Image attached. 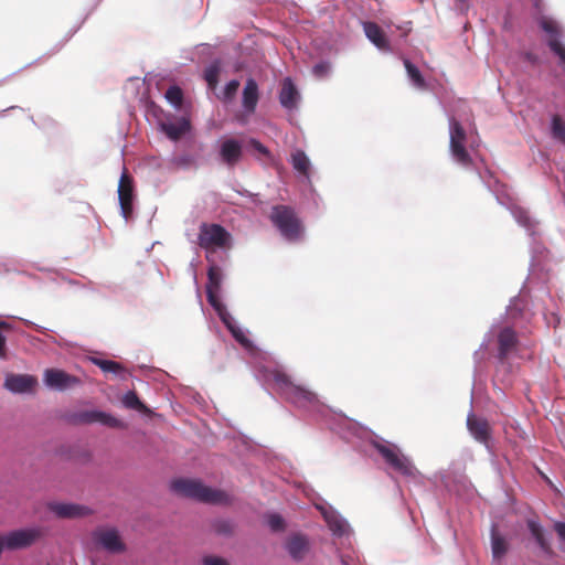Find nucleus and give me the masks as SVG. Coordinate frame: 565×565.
Returning a JSON list of instances; mask_svg holds the SVG:
<instances>
[{
	"label": "nucleus",
	"instance_id": "1",
	"mask_svg": "<svg viewBox=\"0 0 565 565\" xmlns=\"http://www.w3.org/2000/svg\"><path fill=\"white\" fill-rule=\"evenodd\" d=\"M171 488L183 497L204 503L227 504L230 502V495L226 492L204 486L198 480L177 479L172 481Z\"/></svg>",
	"mask_w": 565,
	"mask_h": 565
},
{
	"label": "nucleus",
	"instance_id": "2",
	"mask_svg": "<svg viewBox=\"0 0 565 565\" xmlns=\"http://www.w3.org/2000/svg\"><path fill=\"white\" fill-rule=\"evenodd\" d=\"M271 375L278 393L286 401L300 407L312 405L318 402L316 393L305 386L296 384L285 372L275 370Z\"/></svg>",
	"mask_w": 565,
	"mask_h": 565
},
{
	"label": "nucleus",
	"instance_id": "3",
	"mask_svg": "<svg viewBox=\"0 0 565 565\" xmlns=\"http://www.w3.org/2000/svg\"><path fill=\"white\" fill-rule=\"evenodd\" d=\"M270 221L288 241H298L302 235V224L295 210L287 205H275L271 209Z\"/></svg>",
	"mask_w": 565,
	"mask_h": 565
},
{
	"label": "nucleus",
	"instance_id": "4",
	"mask_svg": "<svg viewBox=\"0 0 565 565\" xmlns=\"http://www.w3.org/2000/svg\"><path fill=\"white\" fill-rule=\"evenodd\" d=\"M449 150L455 161L462 167L472 164L471 156L466 149L467 134L462 125L455 118L449 120Z\"/></svg>",
	"mask_w": 565,
	"mask_h": 565
},
{
	"label": "nucleus",
	"instance_id": "5",
	"mask_svg": "<svg viewBox=\"0 0 565 565\" xmlns=\"http://www.w3.org/2000/svg\"><path fill=\"white\" fill-rule=\"evenodd\" d=\"M230 233L218 224L203 223L200 226L198 243L206 250L225 248L230 245Z\"/></svg>",
	"mask_w": 565,
	"mask_h": 565
},
{
	"label": "nucleus",
	"instance_id": "6",
	"mask_svg": "<svg viewBox=\"0 0 565 565\" xmlns=\"http://www.w3.org/2000/svg\"><path fill=\"white\" fill-rule=\"evenodd\" d=\"M374 448L381 454L386 463L404 476H414L415 467L412 461L403 456L396 446L374 443Z\"/></svg>",
	"mask_w": 565,
	"mask_h": 565
},
{
	"label": "nucleus",
	"instance_id": "7",
	"mask_svg": "<svg viewBox=\"0 0 565 565\" xmlns=\"http://www.w3.org/2000/svg\"><path fill=\"white\" fill-rule=\"evenodd\" d=\"M374 448L381 454L386 463L404 476H414L415 467L412 461L403 456L396 446L374 443Z\"/></svg>",
	"mask_w": 565,
	"mask_h": 565
},
{
	"label": "nucleus",
	"instance_id": "8",
	"mask_svg": "<svg viewBox=\"0 0 565 565\" xmlns=\"http://www.w3.org/2000/svg\"><path fill=\"white\" fill-rule=\"evenodd\" d=\"M0 536L3 547L13 551L32 545L41 536V531L39 529H22Z\"/></svg>",
	"mask_w": 565,
	"mask_h": 565
},
{
	"label": "nucleus",
	"instance_id": "9",
	"mask_svg": "<svg viewBox=\"0 0 565 565\" xmlns=\"http://www.w3.org/2000/svg\"><path fill=\"white\" fill-rule=\"evenodd\" d=\"M222 279V269L216 265L210 266L207 270L206 297L209 303L215 309L218 316H222V311H225V307L220 299Z\"/></svg>",
	"mask_w": 565,
	"mask_h": 565
},
{
	"label": "nucleus",
	"instance_id": "10",
	"mask_svg": "<svg viewBox=\"0 0 565 565\" xmlns=\"http://www.w3.org/2000/svg\"><path fill=\"white\" fill-rule=\"evenodd\" d=\"M93 539L109 553L119 554L126 551V545L122 542L118 530L115 527L96 529L93 532Z\"/></svg>",
	"mask_w": 565,
	"mask_h": 565
},
{
	"label": "nucleus",
	"instance_id": "11",
	"mask_svg": "<svg viewBox=\"0 0 565 565\" xmlns=\"http://www.w3.org/2000/svg\"><path fill=\"white\" fill-rule=\"evenodd\" d=\"M539 24L548 34L547 44L551 51L558 57L559 63L565 65V45L561 42V30L558 24L547 17H541Z\"/></svg>",
	"mask_w": 565,
	"mask_h": 565
},
{
	"label": "nucleus",
	"instance_id": "12",
	"mask_svg": "<svg viewBox=\"0 0 565 565\" xmlns=\"http://www.w3.org/2000/svg\"><path fill=\"white\" fill-rule=\"evenodd\" d=\"M118 199L121 210V215L125 220H129L132 216L134 206V180L129 175L127 169H124L118 184Z\"/></svg>",
	"mask_w": 565,
	"mask_h": 565
},
{
	"label": "nucleus",
	"instance_id": "13",
	"mask_svg": "<svg viewBox=\"0 0 565 565\" xmlns=\"http://www.w3.org/2000/svg\"><path fill=\"white\" fill-rule=\"evenodd\" d=\"M73 422L75 424H93L100 423L107 427L111 428H122L125 427L124 423L114 417L113 415L100 412V411H83L73 416Z\"/></svg>",
	"mask_w": 565,
	"mask_h": 565
},
{
	"label": "nucleus",
	"instance_id": "14",
	"mask_svg": "<svg viewBox=\"0 0 565 565\" xmlns=\"http://www.w3.org/2000/svg\"><path fill=\"white\" fill-rule=\"evenodd\" d=\"M218 156L221 161L230 167H235L242 159L243 145L242 141L234 138H226L220 145Z\"/></svg>",
	"mask_w": 565,
	"mask_h": 565
},
{
	"label": "nucleus",
	"instance_id": "15",
	"mask_svg": "<svg viewBox=\"0 0 565 565\" xmlns=\"http://www.w3.org/2000/svg\"><path fill=\"white\" fill-rule=\"evenodd\" d=\"M519 339L516 332L510 328L504 327L498 333V358L501 361L508 359V356L516 349Z\"/></svg>",
	"mask_w": 565,
	"mask_h": 565
},
{
	"label": "nucleus",
	"instance_id": "16",
	"mask_svg": "<svg viewBox=\"0 0 565 565\" xmlns=\"http://www.w3.org/2000/svg\"><path fill=\"white\" fill-rule=\"evenodd\" d=\"M44 382L52 388L63 391L67 387L78 384L79 380L64 371L49 369L45 371Z\"/></svg>",
	"mask_w": 565,
	"mask_h": 565
},
{
	"label": "nucleus",
	"instance_id": "17",
	"mask_svg": "<svg viewBox=\"0 0 565 565\" xmlns=\"http://www.w3.org/2000/svg\"><path fill=\"white\" fill-rule=\"evenodd\" d=\"M49 510L61 519H74L84 515H88L90 510L87 507L74 504V503H49Z\"/></svg>",
	"mask_w": 565,
	"mask_h": 565
},
{
	"label": "nucleus",
	"instance_id": "18",
	"mask_svg": "<svg viewBox=\"0 0 565 565\" xmlns=\"http://www.w3.org/2000/svg\"><path fill=\"white\" fill-rule=\"evenodd\" d=\"M36 385V379L26 374L8 375L4 387L13 393H26L33 391Z\"/></svg>",
	"mask_w": 565,
	"mask_h": 565
},
{
	"label": "nucleus",
	"instance_id": "19",
	"mask_svg": "<svg viewBox=\"0 0 565 565\" xmlns=\"http://www.w3.org/2000/svg\"><path fill=\"white\" fill-rule=\"evenodd\" d=\"M467 427L476 440L487 444L490 439V425L487 419L470 414L467 417Z\"/></svg>",
	"mask_w": 565,
	"mask_h": 565
},
{
	"label": "nucleus",
	"instance_id": "20",
	"mask_svg": "<svg viewBox=\"0 0 565 565\" xmlns=\"http://www.w3.org/2000/svg\"><path fill=\"white\" fill-rule=\"evenodd\" d=\"M286 550L292 559L302 561L309 552V541L302 534L290 535L286 541Z\"/></svg>",
	"mask_w": 565,
	"mask_h": 565
},
{
	"label": "nucleus",
	"instance_id": "21",
	"mask_svg": "<svg viewBox=\"0 0 565 565\" xmlns=\"http://www.w3.org/2000/svg\"><path fill=\"white\" fill-rule=\"evenodd\" d=\"M363 30L366 38L380 50H390V42L382 30L375 22H363Z\"/></svg>",
	"mask_w": 565,
	"mask_h": 565
},
{
	"label": "nucleus",
	"instance_id": "22",
	"mask_svg": "<svg viewBox=\"0 0 565 565\" xmlns=\"http://www.w3.org/2000/svg\"><path fill=\"white\" fill-rule=\"evenodd\" d=\"M259 99L258 85L255 79L248 78L243 89L242 104L246 113L253 114Z\"/></svg>",
	"mask_w": 565,
	"mask_h": 565
},
{
	"label": "nucleus",
	"instance_id": "23",
	"mask_svg": "<svg viewBox=\"0 0 565 565\" xmlns=\"http://www.w3.org/2000/svg\"><path fill=\"white\" fill-rule=\"evenodd\" d=\"M299 93L292 81L287 77L282 81L281 90L279 93V102L282 107L292 109L297 106Z\"/></svg>",
	"mask_w": 565,
	"mask_h": 565
},
{
	"label": "nucleus",
	"instance_id": "24",
	"mask_svg": "<svg viewBox=\"0 0 565 565\" xmlns=\"http://www.w3.org/2000/svg\"><path fill=\"white\" fill-rule=\"evenodd\" d=\"M160 127L169 139L177 141L190 130L191 125L186 118H181L178 121L161 122Z\"/></svg>",
	"mask_w": 565,
	"mask_h": 565
},
{
	"label": "nucleus",
	"instance_id": "25",
	"mask_svg": "<svg viewBox=\"0 0 565 565\" xmlns=\"http://www.w3.org/2000/svg\"><path fill=\"white\" fill-rule=\"evenodd\" d=\"M290 163L299 174L309 180L311 163L305 151L300 149L295 150L290 156Z\"/></svg>",
	"mask_w": 565,
	"mask_h": 565
},
{
	"label": "nucleus",
	"instance_id": "26",
	"mask_svg": "<svg viewBox=\"0 0 565 565\" xmlns=\"http://www.w3.org/2000/svg\"><path fill=\"white\" fill-rule=\"evenodd\" d=\"M527 529L531 532V534L533 535V537L535 539L539 546L542 548V551L546 555L553 556L554 551H553L551 544L548 543V541L546 540L542 526L536 521L529 520Z\"/></svg>",
	"mask_w": 565,
	"mask_h": 565
},
{
	"label": "nucleus",
	"instance_id": "27",
	"mask_svg": "<svg viewBox=\"0 0 565 565\" xmlns=\"http://www.w3.org/2000/svg\"><path fill=\"white\" fill-rule=\"evenodd\" d=\"M491 548L493 558L500 559L508 552V543L503 536H501L495 526L492 527L491 531Z\"/></svg>",
	"mask_w": 565,
	"mask_h": 565
},
{
	"label": "nucleus",
	"instance_id": "28",
	"mask_svg": "<svg viewBox=\"0 0 565 565\" xmlns=\"http://www.w3.org/2000/svg\"><path fill=\"white\" fill-rule=\"evenodd\" d=\"M92 362L105 373L120 375L125 372V367L116 361L93 358Z\"/></svg>",
	"mask_w": 565,
	"mask_h": 565
},
{
	"label": "nucleus",
	"instance_id": "29",
	"mask_svg": "<svg viewBox=\"0 0 565 565\" xmlns=\"http://www.w3.org/2000/svg\"><path fill=\"white\" fill-rule=\"evenodd\" d=\"M512 214L514 216V218L516 220V222L525 227L527 231H533L536 226V221H534L529 211L523 209V207H520V206H515L513 210H512Z\"/></svg>",
	"mask_w": 565,
	"mask_h": 565
},
{
	"label": "nucleus",
	"instance_id": "30",
	"mask_svg": "<svg viewBox=\"0 0 565 565\" xmlns=\"http://www.w3.org/2000/svg\"><path fill=\"white\" fill-rule=\"evenodd\" d=\"M221 72L220 62L215 61L211 65H209L204 71V79L206 81L209 87L214 89L218 83V76Z\"/></svg>",
	"mask_w": 565,
	"mask_h": 565
},
{
	"label": "nucleus",
	"instance_id": "31",
	"mask_svg": "<svg viewBox=\"0 0 565 565\" xmlns=\"http://www.w3.org/2000/svg\"><path fill=\"white\" fill-rule=\"evenodd\" d=\"M122 403L127 408L136 409L141 413H148L149 409L147 406L139 399L137 394L134 391H129L125 394L122 398Z\"/></svg>",
	"mask_w": 565,
	"mask_h": 565
},
{
	"label": "nucleus",
	"instance_id": "32",
	"mask_svg": "<svg viewBox=\"0 0 565 565\" xmlns=\"http://www.w3.org/2000/svg\"><path fill=\"white\" fill-rule=\"evenodd\" d=\"M551 134L554 139L565 145V121L558 115L552 118Z\"/></svg>",
	"mask_w": 565,
	"mask_h": 565
},
{
	"label": "nucleus",
	"instance_id": "33",
	"mask_svg": "<svg viewBox=\"0 0 565 565\" xmlns=\"http://www.w3.org/2000/svg\"><path fill=\"white\" fill-rule=\"evenodd\" d=\"M404 65L414 85L418 88H424L426 86V83L419 70L408 60H405Z\"/></svg>",
	"mask_w": 565,
	"mask_h": 565
},
{
	"label": "nucleus",
	"instance_id": "34",
	"mask_svg": "<svg viewBox=\"0 0 565 565\" xmlns=\"http://www.w3.org/2000/svg\"><path fill=\"white\" fill-rule=\"evenodd\" d=\"M228 315L225 311H222L221 319L222 321L227 326L228 330L231 331L232 335L235 338L237 342L247 347L249 344V340L245 337L244 332L234 326L231 324L230 319L227 317Z\"/></svg>",
	"mask_w": 565,
	"mask_h": 565
},
{
	"label": "nucleus",
	"instance_id": "35",
	"mask_svg": "<svg viewBox=\"0 0 565 565\" xmlns=\"http://www.w3.org/2000/svg\"><path fill=\"white\" fill-rule=\"evenodd\" d=\"M164 96L171 105L178 108L181 107L183 102V92L179 86H170Z\"/></svg>",
	"mask_w": 565,
	"mask_h": 565
},
{
	"label": "nucleus",
	"instance_id": "36",
	"mask_svg": "<svg viewBox=\"0 0 565 565\" xmlns=\"http://www.w3.org/2000/svg\"><path fill=\"white\" fill-rule=\"evenodd\" d=\"M213 530L220 535H232L234 532V524L230 520L220 519L213 523Z\"/></svg>",
	"mask_w": 565,
	"mask_h": 565
},
{
	"label": "nucleus",
	"instance_id": "37",
	"mask_svg": "<svg viewBox=\"0 0 565 565\" xmlns=\"http://www.w3.org/2000/svg\"><path fill=\"white\" fill-rule=\"evenodd\" d=\"M267 523L274 532L282 531L285 527L284 519L279 514H276V513L268 515Z\"/></svg>",
	"mask_w": 565,
	"mask_h": 565
},
{
	"label": "nucleus",
	"instance_id": "38",
	"mask_svg": "<svg viewBox=\"0 0 565 565\" xmlns=\"http://www.w3.org/2000/svg\"><path fill=\"white\" fill-rule=\"evenodd\" d=\"M239 81L237 79L230 81L224 88V98L226 100L233 99L239 88Z\"/></svg>",
	"mask_w": 565,
	"mask_h": 565
},
{
	"label": "nucleus",
	"instance_id": "39",
	"mask_svg": "<svg viewBox=\"0 0 565 565\" xmlns=\"http://www.w3.org/2000/svg\"><path fill=\"white\" fill-rule=\"evenodd\" d=\"M249 146L257 152L262 153L263 156L269 157L270 154L269 150L256 139H250Z\"/></svg>",
	"mask_w": 565,
	"mask_h": 565
},
{
	"label": "nucleus",
	"instance_id": "40",
	"mask_svg": "<svg viewBox=\"0 0 565 565\" xmlns=\"http://www.w3.org/2000/svg\"><path fill=\"white\" fill-rule=\"evenodd\" d=\"M204 565H230L228 562L218 556H205L203 558Z\"/></svg>",
	"mask_w": 565,
	"mask_h": 565
},
{
	"label": "nucleus",
	"instance_id": "41",
	"mask_svg": "<svg viewBox=\"0 0 565 565\" xmlns=\"http://www.w3.org/2000/svg\"><path fill=\"white\" fill-rule=\"evenodd\" d=\"M329 526L334 534L341 535L345 531V524L341 520L329 521Z\"/></svg>",
	"mask_w": 565,
	"mask_h": 565
},
{
	"label": "nucleus",
	"instance_id": "42",
	"mask_svg": "<svg viewBox=\"0 0 565 565\" xmlns=\"http://www.w3.org/2000/svg\"><path fill=\"white\" fill-rule=\"evenodd\" d=\"M329 72V64L328 63H319L313 66V73L315 75L321 77L324 76Z\"/></svg>",
	"mask_w": 565,
	"mask_h": 565
},
{
	"label": "nucleus",
	"instance_id": "43",
	"mask_svg": "<svg viewBox=\"0 0 565 565\" xmlns=\"http://www.w3.org/2000/svg\"><path fill=\"white\" fill-rule=\"evenodd\" d=\"M6 342L7 339L3 335L2 331L0 330V359H6L7 356Z\"/></svg>",
	"mask_w": 565,
	"mask_h": 565
},
{
	"label": "nucleus",
	"instance_id": "44",
	"mask_svg": "<svg viewBox=\"0 0 565 565\" xmlns=\"http://www.w3.org/2000/svg\"><path fill=\"white\" fill-rule=\"evenodd\" d=\"M554 529L557 533V535L565 541V523L564 522H557L554 525Z\"/></svg>",
	"mask_w": 565,
	"mask_h": 565
},
{
	"label": "nucleus",
	"instance_id": "45",
	"mask_svg": "<svg viewBox=\"0 0 565 565\" xmlns=\"http://www.w3.org/2000/svg\"><path fill=\"white\" fill-rule=\"evenodd\" d=\"M526 58H527L529 61H531V62H535V56H534L533 54H531V53H527V54H526Z\"/></svg>",
	"mask_w": 565,
	"mask_h": 565
},
{
	"label": "nucleus",
	"instance_id": "46",
	"mask_svg": "<svg viewBox=\"0 0 565 565\" xmlns=\"http://www.w3.org/2000/svg\"><path fill=\"white\" fill-rule=\"evenodd\" d=\"M540 0H535V7H539Z\"/></svg>",
	"mask_w": 565,
	"mask_h": 565
},
{
	"label": "nucleus",
	"instance_id": "47",
	"mask_svg": "<svg viewBox=\"0 0 565 565\" xmlns=\"http://www.w3.org/2000/svg\"><path fill=\"white\" fill-rule=\"evenodd\" d=\"M344 565H347V564L344 563Z\"/></svg>",
	"mask_w": 565,
	"mask_h": 565
}]
</instances>
